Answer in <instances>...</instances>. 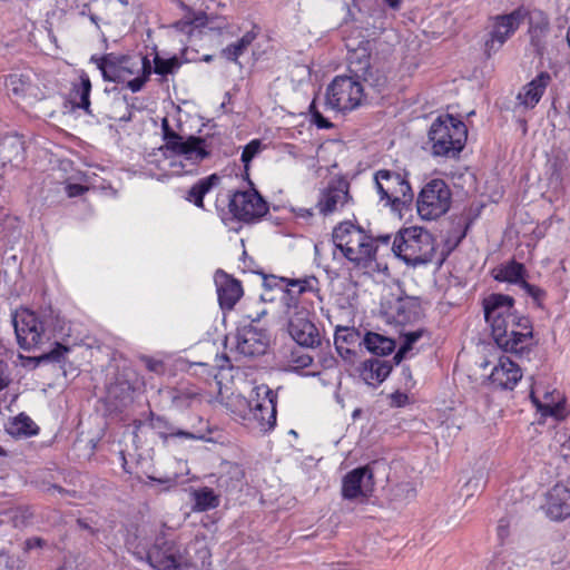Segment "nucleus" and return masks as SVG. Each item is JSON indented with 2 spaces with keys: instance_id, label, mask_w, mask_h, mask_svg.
Segmentation results:
<instances>
[{
  "instance_id": "nucleus-1",
  "label": "nucleus",
  "mask_w": 570,
  "mask_h": 570,
  "mask_svg": "<svg viewBox=\"0 0 570 570\" xmlns=\"http://www.w3.org/2000/svg\"><path fill=\"white\" fill-rule=\"evenodd\" d=\"M282 302L288 316V332L293 340L305 347H315L321 343L317 327L309 320L318 295V281L314 276L302 279H281Z\"/></svg>"
},
{
  "instance_id": "nucleus-2",
  "label": "nucleus",
  "mask_w": 570,
  "mask_h": 570,
  "mask_svg": "<svg viewBox=\"0 0 570 570\" xmlns=\"http://www.w3.org/2000/svg\"><path fill=\"white\" fill-rule=\"evenodd\" d=\"M513 303L511 296L492 294L484 299L483 306L498 346L505 352L519 353L529 344L532 328L527 317L515 314Z\"/></svg>"
},
{
  "instance_id": "nucleus-3",
  "label": "nucleus",
  "mask_w": 570,
  "mask_h": 570,
  "mask_svg": "<svg viewBox=\"0 0 570 570\" xmlns=\"http://www.w3.org/2000/svg\"><path fill=\"white\" fill-rule=\"evenodd\" d=\"M163 132L165 144L159 148L163 159L158 166L167 175L194 174L212 154L210 144L205 138L178 135L169 128L167 119L163 120Z\"/></svg>"
},
{
  "instance_id": "nucleus-4",
  "label": "nucleus",
  "mask_w": 570,
  "mask_h": 570,
  "mask_svg": "<svg viewBox=\"0 0 570 570\" xmlns=\"http://www.w3.org/2000/svg\"><path fill=\"white\" fill-rule=\"evenodd\" d=\"M387 245L390 236H381L373 238L362 228L351 223L340 224L333 230V243L343 256L354 265L361 268H372L379 245L377 243Z\"/></svg>"
},
{
  "instance_id": "nucleus-5",
  "label": "nucleus",
  "mask_w": 570,
  "mask_h": 570,
  "mask_svg": "<svg viewBox=\"0 0 570 570\" xmlns=\"http://www.w3.org/2000/svg\"><path fill=\"white\" fill-rule=\"evenodd\" d=\"M97 66L105 80L126 83L132 91H139L150 75L147 57L117 56L109 53L97 60Z\"/></svg>"
},
{
  "instance_id": "nucleus-6",
  "label": "nucleus",
  "mask_w": 570,
  "mask_h": 570,
  "mask_svg": "<svg viewBox=\"0 0 570 570\" xmlns=\"http://www.w3.org/2000/svg\"><path fill=\"white\" fill-rule=\"evenodd\" d=\"M392 250L407 265L431 262L435 254V240L424 228L411 226L401 229L394 237Z\"/></svg>"
},
{
  "instance_id": "nucleus-7",
  "label": "nucleus",
  "mask_w": 570,
  "mask_h": 570,
  "mask_svg": "<svg viewBox=\"0 0 570 570\" xmlns=\"http://www.w3.org/2000/svg\"><path fill=\"white\" fill-rule=\"evenodd\" d=\"M468 137L465 124L452 115L439 116L431 125L429 139L434 156L455 157Z\"/></svg>"
},
{
  "instance_id": "nucleus-8",
  "label": "nucleus",
  "mask_w": 570,
  "mask_h": 570,
  "mask_svg": "<svg viewBox=\"0 0 570 570\" xmlns=\"http://www.w3.org/2000/svg\"><path fill=\"white\" fill-rule=\"evenodd\" d=\"M370 41H361L357 46L352 39H348L346 47L350 51L348 63L350 71L368 87L376 91H381L387 83L389 77L386 72L371 63Z\"/></svg>"
},
{
  "instance_id": "nucleus-9",
  "label": "nucleus",
  "mask_w": 570,
  "mask_h": 570,
  "mask_svg": "<svg viewBox=\"0 0 570 570\" xmlns=\"http://www.w3.org/2000/svg\"><path fill=\"white\" fill-rule=\"evenodd\" d=\"M365 97V89L356 75L337 76L327 87L326 105L333 110L347 111L361 106Z\"/></svg>"
},
{
  "instance_id": "nucleus-10",
  "label": "nucleus",
  "mask_w": 570,
  "mask_h": 570,
  "mask_svg": "<svg viewBox=\"0 0 570 570\" xmlns=\"http://www.w3.org/2000/svg\"><path fill=\"white\" fill-rule=\"evenodd\" d=\"M452 194L443 179H432L421 189L416 208L422 219L433 220L444 215L451 206Z\"/></svg>"
},
{
  "instance_id": "nucleus-11",
  "label": "nucleus",
  "mask_w": 570,
  "mask_h": 570,
  "mask_svg": "<svg viewBox=\"0 0 570 570\" xmlns=\"http://www.w3.org/2000/svg\"><path fill=\"white\" fill-rule=\"evenodd\" d=\"M528 17V10L519 7L510 13L498 14L489 21V33L484 41V52L488 57L497 53L502 46L515 33Z\"/></svg>"
},
{
  "instance_id": "nucleus-12",
  "label": "nucleus",
  "mask_w": 570,
  "mask_h": 570,
  "mask_svg": "<svg viewBox=\"0 0 570 570\" xmlns=\"http://www.w3.org/2000/svg\"><path fill=\"white\" fill-rule=\"evenodd\" d=\"M374 178L381 199H386L393 205H405L413 199L412 188L405 174L383 169L379 170Z\"/></svg>"
},
{
  "instance_id": "nucleus-13",
  "label": "nucleus",
  "mask_w": 570,
  "mask_h": 570,
  "mask_svg": "<svg viewBox=\"0 0 570 570\" xmlns=\"http://www.w3.org/2000/svg\"><path fill=\"white\" fill-rule=\"evenodd\" d=\"M12 323L21 348L30 351L42 342L46 332L45 325L33 311L28 308L16 311Z\"/></svg>"
},
{
  "instance_id": "nucleus-14",
  "label": "nucleus",
  "mask_w": 570,
  "mask_h": 570,
  "mask_svg": "<svg viewBox=\"0 0 570 570\" xmlns=\"http://www.w3.org/2000/svg\"><path fill=\"white\" fill-rule=\"evenodd\" d=\"M229 210L237 219L250 223L267 213V205L255 189H248L233 195Z\"/></svg>"
},
{
  "instance_id": "nucleus-15",
  "label": "nucleus",
  "mask_w": 570,
  "mask_h": 570,
  "mask_svg": "<svg viewBox=\"0 0 570 570\" xmlns=\"http://www.w3.org/2000/svg\"><path fill=\"white\" fill-rule=\"evenodd\" d=\"M255 400L250 407V419L257 422L261 431H269L276 424V395L266 385L254 389Z\"/></svg>"
},
{
  "instance_id": "nucleus-16",
  "label": "nucleus",
  "mask_w": 570,
  "mask_h": 570,
  "mask_svg": "<svg viewBox=\"0 0 570 570\" xmlns=\"http://www.w3.org/2000/svg\"><path fill=\"white\" fill-rule=\"evenodd\" d=\"M532 403L543 416L561 420L566 416L564 397L558 390H546L541 384H533L530 392Z\"/></svg>"
},
{
  "instance_id": "nucleus-17",
  "label": "nucleus",
  "mask_w": 570,
  "mask_h": 570,
  "mask_svg": "<svg viewBox=\"0 0 570 570\" xmlns=\"http://www.w3.org/2000/svg\"><path fill=\"white\" fill-rule=\"evenodd\" d=\"M236 351L245 356L262 355L269 344V335L263 328L249 325L238 330Z\"/></svg>"
},
{
  "instance_id": "nucleus-18",
  "label": "nucleus",
  "mask_w": 570,
  "mask_h": 570,
  "mask_svg": "<svg viewBox=\"0 0 570 570\" xmlns=\"http://www.w3.org/2000/svg\"><path fill=\"white\" fill-rule=\"evenodd\" d=\"M373 490V471L368 465L354 469L343 479L342 493L345 499L366 498Z\"/></svg>"
},
{
  "instance_id": "nucleus-19",
  "label": "nucleus",
  "mask_w": 570,
  "mask_h": 570,
  "mask_svg": "<svg viewBox=\"0 0 570 570\" xmlns=\"http://www.w3.org/2000/svg\"><path fill=\"white\" fill-rule=\"evenodd\" d=\"M550 82L551 76L548 72H540L530 82L525 83L517 95L514 111L521 114L533 109L541 100Z\"/></svg>"
},
{
  "instance_id": "nucleus-20",
  "label": "nucleus",
  "mask_w": 570,
  "mask_h": 570,
  "mask_svg": "<svg viewBox=\"0 0 570 570\" xmlns=\"http://www.w3.org/2000/svg\"><path fill=\"white\" fill-rule=\"evenodd\" d=\"M147 560L155 570H180L181 567L179 549L170 541L155 544L147 552Z\"/></svg>"
},
{
  "instance_id": "nucleus-21",
  "label": "nucleus",
  "mask_w": 570,
  "mask_h": 570,
  "mask_svg": "<svg viewBox=\"0 0 570 570\" xmlns=\"http://www.w3.org/2000/svg\"><path fill=\"white\" fill-rule=\"evenodd\" d=\"M543 509L554 521L570 517V490L562 484L554 485L547 494Z\"/></svg>"
},
{
  "instance_id": "nucleus-22",
  "label": "nucleus",
  "mask_w": 570,
  "mask_h": 570,
  "mask_svg": "<svg viewBox=\"0 0 570 570\" xmlns=\"http://www.w3.org/2000/svg\"><path fill=\"white\" fill-rule=\"evenodd\" d=\"M348 202L347 184L343 180L331 184L317 203L320 213L327 215L341 209Z\"/></svg>"
},
{
  "instance_id": "nucleus-23",
  "label": "nucleus",
  "mask_w": 570,
  "mask_h": 570,
  "mask_svg": "<svg viewBox=\"0 0 570 570\" xmlns=\"http://www.w3.org/2000/svg\"><path fill=\"white\" fill-rule=\"evenodd\" d=\"M218 301L223 308L230 309L243 295L240 283L224 272L215 274Z\"/></svg>"
},
{
  "instance_id": "nucleus-24",
  "label": "nucleus",
  "mask_w": 570,
  "mask_h": 570,
  "mask_svg": "<svg viewBox=\"0 0 570 570\" xmlns=\"http://www.w3.org/2000/svg\"><path fill=\"white\" fill-rule=\"evenodd\" d=\"M521 377L520 367L505 356L499 358L490 375L492 383L502 389H513Z\"/></svg>"
},
{
  "instance_id": "nucleus-25",
  "label": "nucleus",
  "mask_w": 570,
  "mask_h": 570,
  "mask_svg": "<svg viewBox=\"0 0 570 570\" xmlns=\"http://www.w3.org/2000/svg\"><path fill=\"white\" fill-rule=\"evenodd\" d=\"M217 384L220 385L219 382ZM254 400L255 397L247 401L240 394H235L233 392L228 393V389H223L222 386H219L218 395L216 397V401L224 405L230 413L244 420L250 419V407Z\"/></svg>"
},
{
  "instance_id": "nucleus-26",
  "label": "nucleus",
  "mask_w": 570,
  "mask_h": 570,
  "mask_svg": "<svg viewBox=\"0 0 570 570\" xmlns=\"http://www.w3.org/2000/svg\"><path fill=\"white\" fill-rule=\"evenodd\" d=\"M7 94L16 100H26L29 97H36L37 88L32 86L29 77L20 73H11L4 79Z\"/></svg>"
},
{
  "instance_id": "nucleus-27",
  "label": "nucleus",
  "mask_w": 570,
  "mask_h": 570,
  "mask_svg": "<svg viewBox=\"0 0 570 570\" xmlns=\"http://www.w3.org/2000/svg\"><path fill=\"white\" fill-rule=\"evenodd\" d=\"M391 373V366L386 361L373 358L365 361L362 365L361 376L363 381L372 386L381 384Z\"/></svg>"
},
{
  "instance_id": "nucleus-28",
  "label": "nucleus",
  "mask_w": 570,
  "mask_h": 570,
  "mask_svg": "<svg viewBox=\"0 0 570 570\" xmlns=\"http://www.w3.org/2000/svg\"><path fill=\"white\" fill-rule=\"evenodd\" d=\"M6 431L11 436L20 439L38 434L39 428L28 415L20 413L9 419Z\"/></svg>"
},
{
  "instance_id": "nucleus-29",
  "label": "nucleus",
  "mask_w": 570,
  "mask_h": 570,
  "mask_svg": "<svg viewBox=\"0 0 570 570\" xmlns=\"http://www.w3.org/2000/svg\"><path fill=\"white\" fill-rule=\"evenodd\" d=\"M524 274L525 269L522 264L511 262L497 268L494 271V278L500 282H509L522 286V282H525Z\"/></svg>"
},
{
  "instance_id": "nucleus-30",
  "label": "nucleus",
  "mask_w": 570,
  "mask_h": 570,
  "mask_svg": "<svg viewBox=\"0 0 570 570\" xmlns=\"http://www.w3.org/2000/svg\"><path fill=\"white\" fill-rule=\"evenodd\" d=\"M219 183L217 175L198 180L188 191L187 200L194 203L197 207L203 208L204 196Z\"/></svg>"
},
{
  "instance_id": "nucleus-31",
  "label": "nucleus",
  "mask_w": 570,
  "mask_h": 570,
  "mask_svg": "<svg viewBox=\"0 0 570 570\" xmlns=\"http://www.w3.org/2000/svg\"><path fill=\"white\" fill-rule=\"evenodd\" d=\"M364 345L368 351L379 355L390 354L395 348V342L377 333H367Z\"/></svg>"
},
{
  "instance_id": "nucleus-32",
  "label": "nucleus",
  "mask_w": 570,
  "mask_h": 570,
  "mask_svg": "<svg viewBox=\"0 0 570 570\" xmlns=\"http://www.w3.org/2000/svg\"><path fill=\"white\" fill-rule=\"evenodd\" d=\"M193 500L195 511H207L216 508L219 504L218 497L209 488H202L193 492Z\"/></svg>"
},
{
  "instance_id": "nucleus-33",
  "label": "nucleus",
  "mask_w": 570,
  "mask_h": 570,
  "mask_svg": "<svg viewBox=\"0 0 570 570\" xmlns=\"http://www.w3.org/2000/svg\"><path fill=\"white\" fill-rule=\"evenodd\" d=\"M422 334H423L422 330L404 331V332L402 331L400 333V337H399L400 347L394 357L397 363L406 357L407 353L413 348V344L420 340Z\"/></svg>"
},
{
  "instance_id": "nucleus-34",
  "label": "nucleus",
  "mask_w": 570,
  "mask_h": 570,
  "mask_svg": "<svg viewBox=\"0 0 570 570\" xmlns=\"http://www.w3.org/2000/svg\"><path fill=\"white\" fill-rule=\"evenodd\" d=\"M91 90V82L86 73L80 76V83L75 88L73 101L77 107L85 109L88 114L90 100L89 95Z\"/></svg>"
},
{
  "instance_id": "nucleus-35",
  "label": "nucleus",
  "mask_w": 570,
  "mask_h": 570,
  "mask_svg": "<svg viewBox=\"0 0 570 570\" xmlns=\"http://www.w3.org/2000/svg\"><path fill=\"white\" fill-rule=\"evenodd\" d=\"M254 39L255 35L253 32H247L240 40L224 49L223 55L232 61H237L238 57L243 55Z\"/></svg>"
},
{
  "instance_id": "nucleus-36",
  "label": "nucleus",
  "mask_w": 570,
  "mask_h": 570,
  "mask_svg": "<svg viewBox=\"0 0 570 570\" xmlns=\"http://www.w3.org/2000/svg\"><path fill=\"white\" fill-rule=\"evenodd\" d=\"M390 317L400 325H404L413 318V313L409 308V303L404 301H397L394 306L387 312Z\"/></svg>"
},
{
  "instance_id": "nucleus-37",
  "label": "nucleus",
  "mask_w": 570,
  "mask_h": 570,
  "mask_svg": "<svg viewBox=\"0 0 570 570\" xmlns=\"http://www.w3.org/2000/svg\"><path fill=\"white\" fill-rule=\"evenodd\" d=\"M530 33L532 39L540 38L548 29V19L542 11L529 12Z\"/></svg>"
},
{
  "instance_id": "nucleus-38",
  "label": "nucleus",
  "mask_w": 570,
  "mask_h": 570,
  "mask_svg": "<svg viewBox=\"0 0 570 570\" xmlns=\"http://www.w3.org/2000/svg\"><path fill=\"white\" fill-rule=\"evenodd\" d=\"M154 62L155 72L161 76L173 73L180 67V61L176 57L165 59L156 55Z\"/></svg>"
},
{
  "instance_id": "nucleus-39",
  "label": "nucleus",
  "mask_w": 570,
  "mask_h": 570,
  "mask_svg": "<svg viewBox=\"0 0 570 570\" xmlns=\"http://www.w3.org/2000/svg\"><path fill=\"white\" fill-rule=\"evenodd\" d=\"M263 150L262 141L258 139H254L250 142H248L242 153V161L244 163L245 167H248V164L252 161L253 158H255L261 151Z\"/></svg>"
},
{
  "instance_id": "nucleus-40",
  "label": "nucleus",
  "mask_w": 570,
  "mask_h": 570,
  "mask_svg": "<svg viewBox=\"0 0 570 570\" xmlns=\"http://www.w3.org/2000/svg\"><path fill=\"white\" fill-rule=\"evenodd\" d=\"M525 293L532 297L533 302L538 305V306H541L544 297H546V293L544 291H542L540 287H537L534 285H531L527 282H522V286H521Z\"/></svg>"
},
{
  "instance_id": "nucleus-41",
  "label": "nucleus",
  "mask_w": 570,
  "mask_h": 570,
  "mask_svg": "<svg viewBox=\"0 0 570 570\" xmlns=\"http://www.w3.org/2000/svg\"><path fill=\"white\" fill-rule=\"evenodd\" d=\"M353 338H354V333L351 332L348 328H338L335 332V337H334L336 348L340 352H342L344 348L343 344L348 343L350 340H353Z\"/></svg>"
},
{
  "instance_id": "nucleus-42",
  "label": "nucleus",
  "mask_w": 570,
  "mask_h": 570,
  "mask_svg": "<svg viewBox=\"0 0 570 570\" xmlns=\"http://www.w3.org/2000/svg\"><path fill=\"white\" fill-rule=\"evenodd\" d=\"M69 347L57 344L49 353L41 356L42 360L60 362L69 353Z\"/></svg>"
},
{
  "instance_id": "nucleus-43",
  "label": "nucleus",
  "mask_w": 570,
  "mask_h": 570,
  "mask_svg": "<svg viewBox=\"0 0 570 570\" xmlns=\"http://www.w3.org/2000/svg\"><path fill=\"white\" fill-rule=\"evenodd\" d=\"M312 121L321 129H327L332 127V124L325 119L322 114L316 109L315 101L309 106Z\"/></svg>"
},
{
  "instance_id": "nucleus-44",
  "label": "nucleus",
  "mask_w": 570,
  "mask_h": 570,
  "mask_svg": "<svg viewBox=\"0 0 570 570\" xmlns=\"http://www.w3.org/2000/svg\"><path fill=\"white\" fill-rule=\"evenodd\" d=\"M11 382L10 371L7 362L0 357V392L9 386Z\"/></svg>"
},
{
  "instance_id": "nucleus-45",
  "label": "nucleus",
  "mask_w": 570,
  "mask_h": 570,
  "mask_svg": "<svg viewBox=\"0 0 570 570\" xmlns=\"http://www.w3.org/2000/svg\"><path fill=\"white\" fill-rule=\"evenodd\" d=\"M85 190H86V187H83L82 185H79V184H69L66 187V191L69 197L80 196L81 194H83Z\"/></svg>"
},
{
  "instance_id": "nucleus-46",
  "label": "nucleus",
  "mask_w": 570,
  "mask_h": 570,
  "mask_svg": "<svg viewBox=\"0 0 570 570\" xmlns=\"http://www.w3.org/2000/svg\"><path fill=\"white\" fill-rule=\"evenodd\" d=\"M550 168L553 170V175L557 176V178L561 177L562 170L564 168V161L562 159H554L550 160L549 163Z\"/></svg>"
},
{
  "instance_id": "nucleus-47",
  "label": "nucleus",
  "mask_w": 570,
  "mask_h": 570,
  "mask_svg": "<svg viewBox=\"0 0 570 570\" xmlns=\"http://www.w3.org/2000/svg\"><path fill=\"white\" fill-rule=\"evenodd\" d=\"M392 401L395 405L402 406L406 403L407 396L403 393H395L392 395Z\"/></svg>"
},
{
  "instance_id": "nucleus-48",
  "label": "nucleus",
  "mask_w": 570,
  "mask_h": 570,
  "mask_svg": "<svg viewBox=\"0 0 570 570\" xmlns=\"http://www.w3.org/2000/svg\"><path fill=\"white\" fill-rule=\"evenodd\" d=\"M12 561V559L7 554L1 552L0 553V570H10L9 563Z\"/></svg>"
},
{
  "instance_id": "nucleus-49",
  "label": "nucleus",
  "mask_w": 570,
  "mask_h": 570,
  "mask_svg": "<svg viewBox=\"0 0 570 570\" xmlns=\"http://www.w3.org/2000/svg\"><path fill=\"white\" fill-rule=\"evenodd\" d=\"M3 145H9L16 147L17 151L21 149V142L16 138H8L4 140Z\"/></svg>"
},
{
  "instance_id": "nucleus-50",
  "label": "nucleus",
  "mask_w": 570,
  "mask_h": 570,
  "mask_svg": "<svg viewBox=\"0 0 570 570\" xmlns=\"http://www.w3.org/2000/svg\"><path fill=\"white\" fill-rule=\"evenodd\" d=\"M27 546H28L29 549H31L33 547H40L41 546V540L38 539V538L30 539V540H28Z\"/></svg>"
},
{
  "instance_id": "nucleus-51",
  "label": "nucleus",
  "mask_w": 570,
  "mask_h": 570,
  "mask_svg": "<svg viewBox=\"0 0 570 570\" xmlns=\"http://www.w3.org/2000/svg\"><path fill=\"white\" fill-rule=\"evenodd\" d=\"M179 26H181V30L190 29L191 28L190 23H187V22L178 23L177 27H179Z\"/></svg>"
},
{
  "instance_id": "nucleus-52",
  "label": "nucleus",
  "mask_w": 570,
  "mask_h": 570,
  "mask_svg": "<svg viewBox=\"0 0 570 570\" xmlns=\"http://www.w3.org/2000/svg\"><path fill=\"white\" fill-rule=\"evenodd\" d=\"M165 482L169 484V485H168V488H171V487L176 485V483H177V482H176L175 480H173V479H167Z\"/></svg>"
},
{
  "instance_id": "nucleus-53",
  "label": "nucleus",
  "mask_w": 570,
  "mask_h": 570,
  "mask_svg": "<svg viewBox=\"0 0 570 570\" xmlns=\"http://www.w3.org/2000/svg\"><path fill=\"white\" fill-rule=\"evenodd\" d=\"M178 435L185 436V438H191V434L187 433V432H179Z\"/></svg>"
},
{
  "instance_id": "nucleus-54",
  "label": "nucleus",
  "mask_w": 570,
  "mask_h": 570,
  "mask_svg": "<svg viewBox=\"0 0 570 570\" xmlns=\"http://www.w3.org/2000/svg\"><path fill=\"white\" fill-rule=\"evenodd\" d=\"M504 534V529L502 525L499 527V535L502 537Z\"/></svg>"
},
{
  "instance_id": "nucleus-55",
  "label": "nucleus",
  "mask_w": 570,
  "mask_h": 570,
  "mask_svg": "<svg viewBox=\"0 0 570 570\" xmlns=\"http://www.w3.org/2000/svg\"><path fill=\"white\" fill-rule=\"evenodd\" d=\"M498 568V564L497 563H493L492 566H490L487 570H497Z\"/></svg>"
},
{
  "instance_id": "nucleus-56",
  "label": "nucleus",
  "mask_w": 570,
  "mask_h": 570,
  "mask_svg": "<svg viewBox=\"0 0 570 570\" xmlns=\"http://www.w3.org/2000/svg\"><path fill=\"white\" fill-rule=\"evenodd\" d=\"M7 455V452L2 449V446L0 445V456H4Z\"/></svg>"
},
{
  "instance_id": "nucleus-57",
  "label": "nucleus",
  "mask_w": 570,
  "mask_h": 570,
  "mask_svg": "<svg viewBox=\"0 0 570 570\" xmlns=\"http://www.w3.org/2000/svg\"><path fill=\"white\" fill-rule=\"evenodd\" d=\"M567 39H568V42H569V46H570V28L568 29Z\"/></svg>"
},
{
  "instance_id": "nucleus-58",
  "label": "nucleus",
  "mask_w": 570,
  "mask_h": 570,
  "mask_svg": "<svg viewBox=\"0 0 570 570\" xmlns=\"http://www.w3.org/2000/svg\"><path fill=\"white\" fill-rule=\"evenodd\" d=\"M553 108L557 110L558 109V106H557V101L553 102Z\"/></svg>"
}]
</instances>
